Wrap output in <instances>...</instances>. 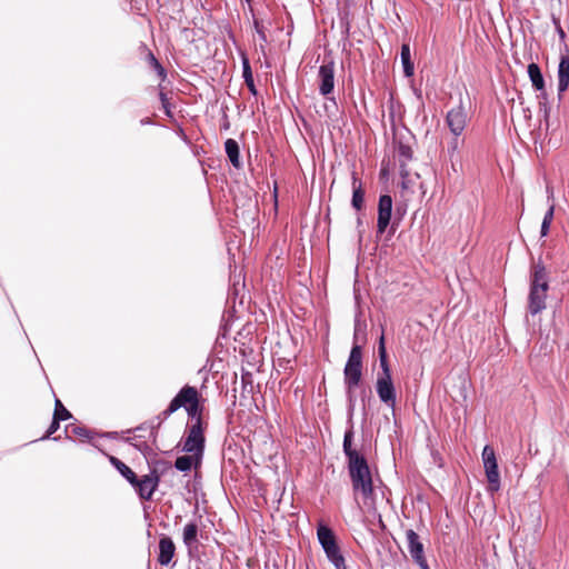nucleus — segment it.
<instances>
[{
	"mask_svg": "<svg viewBox=\"0 0 569 569\" xmlns=\"http://www.w3.org/2000/svg\"><path fill=\"white\" fill-rule=\"evenodd\" d=\"M549 289L548 272L539 258L532 263L530 274V291L528 297V311L536 316L546 309L547 292Z\"/></svg>",
	"mask_w": 569,
	"mask_h": 569,
	"instance_id": "nucleus-1",
	"label": "nucleus"
},
{
	"mask_svg": "<svg viewBox=\"0 0 569 569\" xmlns=\"http://www.w3.org/2000/svg\"><path fill=\"white\" fill-rule=\"evenodd\" d=\"M348 471L355 497L361 495L365 503L372 500V476L366 458L363 456L353 457V460L348 461Z\"/></svg>",
	"mask_w": 569,
	"mask_h": 569,
	"instance_id": "nucleus-2",
	"label": "nucleus"
},
{
	"mask_svg": "<svg viewBox=\"0 0 569 569\" xmlns=\"http://www.w3.org/2000/svg\"><path fill=\"white\" fill-rule=\"evenodd\" d=\"M345 386L349 397V401H353V390L359 386L362 377V350L359 345L351 348L348 361L343 370Z\"/></svg>",
	"mask_w": 569,
	"mask_h": 569,
	"instance_id": "nucleus-3",
	"label": "nucleus"
},
{
	"mask_svg": "<svg viewBox=\"0 0 569 569\" xmlns=\"http://www.w3.org/2000/svg\"><path fill=\"white\" fill-rule=\"evenodd\" d=\"M182 450L187 453H193L197 460L201 459L204 450V436L200 417L188 428Z\"/></svg>",
	"mask_w": 569,
	"mask_h": 569,
	"instance_id": "nucleus-4",
	"label": "nucleus"
},
{
	"mask_svg": "<svg viewBox=\"0 0 569 569\" xmlns=\"http://www.w3.org/2000/svg\"><path fill=\"white\" fill-rule=\"evenodd\" d=\"M482 460L488 480L489 491H498L500 488V475L498 471V465L496 460L495 450L490 446H486L482 450Z\"/></svg>",
	"mask_w": 569,
	"mask_h": 569,
	"instance_id": "nucleus-5",
	"label": "nucleus"
},
{
	"mask_svg": "<svg viewBox=\"0 0 569 569\" xmlns=\"http://www.w3.org/2000/svg\"><path fill=\"white\" fill-rule=\"evenodd\" d=\"M199 393L194 387L186 386L183 387L178 395L171 400L168 408L162 412L164 418H168L170 415L176 412L181 407H187L191 402H194Z\"/></svg>",
	"mask_w": 569,
	"mask_h": 569,
	"instance_id": "nucleus-6",
	"label": "nucleus"
},
{
	"mask_svg": "<svg viewBox=\"0 0 569 569\" xmlns=\"http://www.w3.org/2000/svg\"><path fill=\"white\" fill-rule=\"evenodd\" d=\"M406 538L408 542V550L413 561L421 569H429V566L425 557L423 545L420 541L419 536L412 529H408L406 531Z\"/></svg>",
	"mask_w": 569,
	"mask_h": 569,
	"instance_id": "nucleus-7",
	"label": "nucleus"
},
{
	"mask_svg": "<svg viewBox=\"0 0 569 569\" xmlns=\"http://www.w3.org/2000/svg\"><path fill=\"white\" fill-rule=\"evenodd\" d=\"M467 121V111L462 104L449 110L446 117L447 126L455 137H458L463 132Z\"/></svg>",
	"mask_w": 569,
	"mask_h": 569,
	"instance_id": "nucleus-8",
	"label": "nucleus"
},
{
	"mask_svg": "<svg viewBox=\"0 0 569 569\" xmlns=\"http://www.w3.org/2000/svg\"><path fill=\"white\" fill-rule=\"evenodd\" d=\"M376 391L381 402L390 408H395L397 396L392 377H377Z\"/></svg>",
	"mask_w": 569,
	"mask_h": 569,
	"instance_id": "nucleus-9",
	"label": "nucleus"
},
{
	"mask_svg": "<svg viewBox=\"0 0 569 569\" xmlns=\"http://www.w3.org/2000/svg\"><path fill=\"white\" fill-rule=\"evenodd\" d=\"M318 78L320 93L328 97L335 89V63L332 60L319 68Z\"/></svg>",
	"mask_w": 569,
	"mask_h": 569,
	"instance_id": "nucleus-10",
	"label": "nucleus"
},
{
	"mask_svg": "<svg viewBox=\"0 0 569 569\" xmlns=\"http://www.w3.org/2000/svg\"><path fill=\"white\" fill-rule=\"evenodd\" d=\"M392 212V198L389 194H382L379 198L378 203V220H377V231L378 233H383L391 220Z\"/></svg>",
	"mask_w": 569,
	"mask_h": 569,
	"instance_id": "nucleus-11",
	"label": "nucleus"
},
{
	"mask_svg": "<svg viewBox=\"0 0 569 569\" xmlns=\"http://www.w3.org/2000/svg\"><path fill=\"white\" fill-rule=\"evenodd\" d=\"M159 483V476L157 472L143 476L141 479L137 478L136 483H131L138 491L140 498L144 500L151 499L156 488Z\"/></svg>",
	"mask_w": 569,
	"mask_h": 569,
	"instance_id": "nucleus-12",
	"label": "nucleus"
},
{
	"mask_svg": "<svg viewBox=\"0 0 569 569\" xmlns=\"http://www.w3.org/2000/svg\"><path fill=\"white\" fill-rule=\"evenodd\" d=\"M569 87V48L565 44L561 50L560 62L558 67V91L565 92Z\"/></svg>",
	"mask_w": 569,
	"mask_h": 569,
	"instance_id": "nucleus-13",
	"label": "nucleus"
},
{
	"mask_svg": "<svg viewBox=\"0 0 569 569\" xmlns=\"http://www.w3.org/2000/svg\"><path fill=\"white\" fill-rule=\"evenodd\" d=\"M174 550H176V547H174V543L171 538H169V537L161 538L159 541L158 561L163 566L168 565L174 555Z\"/></svg>",
	"mask_w": 569,
	"mask_h": 569,
	"instance_id": "nucleus-14",
	"label": "nucleus"
},
{
	"mask_svg": "<svg viewBox=\"0 0 569 569\" xmlns=\"http://www.w3.org/2000/svg\"><path fill=\"white\" fill-rule=\"evenodd\" d=\"M365 201V191L356 174H352V200L351 204L356 210H361Z\"/></svg>",
	"mask_w": 569,
	"mask_h": 569,
	"instance_id": "nucleus-15",
	"label": "nucleus"
},
{
	"mask_svg": "<svg viewBox=\"0 0 569 569\" xmlns=\"http://www.w3.org/2000/svg\"><path fill=\"white\" fill-rule=\"evenodd\" d=\"M317 536L323 549H330V547L337 545L333 531L323 525H320L318 527Z\"/></svg>",
	"mask_w": 569,
	"mask_h": 569,
	"instance_id": "nucleus-16",
	"label": "nucleus"
},
{
	"mask_svg": "<svg viewBox=\"0 0 569 569\" xmlns=\"http://www.w3.org/2000/svg\"><path fill=\"white\" fill-rule=\"evenodd\" d=\"M378 352H379V361H380V368H381V372L378 373V377H385V378L391 377V370H390L389 362H388V356H387L383 336L380 337Z\"/></svg>",
	"mask_w": 569,
	"mask_h": 569,
	"instance_id": "nucleus-17",
	"label": "nucleus"
},
{
	"mask_svg": "<svg viewBox=\"0 0 569 569\" xmlns=\"http://www.w3.org/2000/svg\"><path fill=\"white\" fill-rule=\"evenodd\" d=\"M224 149H226V153L230 160V162L232 163V166L237 169H239L241 167V162H240V154H239V144L236 140L233 139H228L226 142H224Z\"/></svg>",
	"mask_w": 569,
	"mask_h": 569,
	"instance_id": "nucleus-18",
	"label": "nucleus"
},
{
	"mask_svg": "<svg viewBox=\"0 0 569 569\" xmlns=\"http://www.w3.org/2000/svg\"><path fill=\"white\" fill-rule=\"evenodd\" d=\"M198 526L189 522L183 528V542L191 550L197 545Z\"/></svg>",
	"mask_w": 569,
	"mask_h": 569,
	"instance_id": "nucleus-19",
	"label": "nucleus"
},
{
	"mask_svg": "<svg viewBox=\"0 0 569 569\" xmlns=\"http://www.w3.org/2000/svg\"><path fill=\"white\" fill-rule=\"evenodd\" d=\"M528 74H529V78L532 82V86L541 91L543 90L545 88V80H543V77H542V73L540 71V68L538 67V64L536 63H530L528 66Z\"/></svg>",
	"mask_w": 569,
	"mask_h": 569,
	"instance_id": "nucleus-20",
	"label": "nucleus"
},
{
	"mask_svg": "<svg viewBox=\"0 0 569 569\" xmlns=\"http://www.w3.org/2000/svg\"><path fill=\"white\" fill-rule=\"evenodd\" d=\"M401 62H402V66H403V72L407 77H411L413 74V70H415V67H413V63L411 62V59H410V47L408 43H403L401 46Z\"/></svg>",
	"mask_w": 569,
	"mask_h": 569,
	"instance_id": "nucleus-21",
	"label": "nucleus"
},
{
	"mask_svg": "<svg viewBox=\"0 0 569 569\" xmlns=\"http://www.w3.org/2000/svg\"><path fill=\"white\" fill-rule=\"evenodd\" d=\"M110 461L130 483H136L137 475L126 463L114 457H111Z\"/></svg>",
	"mask_w": 569,
	"mask_h": 569,
	"instance_id": "nucleus-22",
	"label": "nucleus"
},
{
	"mask_svg": "<svg viewBox=\"0 0 569 569\" xmlns=\"http://www.w3.org/2000/svg\"><path fill=\"white\" fill-rule=\"evenodd\" d=\"M352 439H353V432H352V430H348L343 437V452L347 456L348 461L353 460V457L362 456L356 449H353L351 447Z\"/></svg>",
	"mask_w": 569,
	"mask_h": 569,
	"instance_id": "nucleus-23",
	"label": "nucleus"
},
{
	"mask_svg": "<svg viewBox=\"0 0 569 569\" xmlns=\"http://www.w3.org/2000/svg\"><path fill=\"white\" fill-rule=\"evenodd\" d=\"M242 64H243L242 76H243L244 82H246L248 89L250 90V92L253 93V94H257V90H256V86H254V82H253L251 67H250L249 61H248L247 58H243Z\"/></svg>",
	"mask_w": 569,
	"mask_h": 569,
	"instance_id": "nucleus-24",
	"label": "nucleus"
},
{
	"mask_svg": "<svg viewBox=\"0 0 569 569\" xmlns=\"http://www.w3.org/2000/svg\"><path fill=\"white\" fill-rule=\"evenodd\" d=\"M323 550H325L328 559L333 563V566L336 568L339 566L341 567L342 565H346L345 558L340 553V549H339L338 545L330 547V549H323Z\"/></svg>",
	"mask_w": 569,
	"mask_h": 569,
	"instance_id": "nucleus-25",
	"label": "nucleus"
},
{
	"mask_svg": "<svg viewBox=\"0 0 569 569\" xmlns=\"http://www.w3.org/2000/svg\"><path fill=\"white\" fill-rule=\"evenodd\" d=\"M194 461L199 462L193 453H190L189 456H181L176 459L174 467L180 471H189Z\"/></svg>",
	"mask_w": 569,
	"mask_h": 569,
	"instance_id": "nucleus-26",
	"label": "nucleus"
},
{
	"mask_svg": "<svg viewBox=\"0 0 569 569\" xmlns=\"http://www.w3.org/2000/svg\"><path fill=\"white\" fill-rule=\"evenodd\" d=\"M400 167L403 169L408 161L412 158V150L409 146L400 143L397 149Z\"/></svg>",
	"mask_w": 569,
	"mask_h": 569,
	"instance_id": "nucleus-27",
	"label": "nucleus"
},
{
	"mask_svg": "<svg viewBox=\"0 0 569 569\" xmlns=\"http://www.w3.org/2000/svg\"><path fill=\"white\" fill-rule=\"evenodd\" d=\"M53 416H56V420H68L71 418V413L63 407L59 399H56Z\"/></svg>",
	"mask_w": 569,
	"mask_h": 569,
	"instance_id": "nucleus-28",
	"label": "nucleus"
},
{
	"mask_svg": "<svg viewBox=\"0 0 569 569\" xmlns=\"http://www.w3.org/2000/svg\"><path fill=\"white\" fill-rule=\"evenodd\" d=\"M186 410L188 412V416L191 419H194V421H197L198 417L201 418V408H200V405H199V397L197 398V400L194 402H191L190 405H188L186 407Z\"/></svg>",
	"mask_w": 569,
	"mask_h": 569,
	"instance_id": "nucleus-29",
	"label": "nucleus"
},
{
	"mask_svg": "<svg viewBox=\"0 0 569 569\" xmlns=\"http://www.w3.org/2000/svg\"><path fill=\"white\" fill-rule=\"evenodd\" d=\"M458 149H459V141H458V139L456 137L455 139H452V141L450 142L449 148H448V151H449V154H450V159L452 161V169L453 170H456L455 163H453V156L458 151Z\"/></svg>",
	"mask_w": 569,
	"mask_h": 569,
	"instance_id": "nucleus-30",
	"label": "nucleus"
},
{
	"mask_svg": "<svg viewBox=\"0 0 569 569\" xmlns=\"http://www.w3.org/2000/svg\"><path fill=\"white\" fill-rule=\"evenodd\" d=\"M149 60H150V63L153 66V68L158 71L159 76L164 77V69L158 62V60L154 58V56L152 53H149Z\"/></svg>",
	"mask_w": 569,
	"mask_h": 569,
	"instance_id": "nucleus-31",
	"label": "nucleus"
},
{
	"mask_svg": "<svg viewBox=\"0 0 569 569\" xmlns=\"http://www.w3.org/2000/svg\"><path fill=\"white\" fill-rule=\"evenodd\" d=\"M61 420H56V416H53L52 422L47 431V435L42 437V439L49 438L52 433H54L59 429V423Z\"/></svg>",
	"mask_w": 569,
	"mask_h": 569,
	"instance_id": "nucleus-32",
	"label": "nucleus"
},
{
	"mask_svg": "<svg viewBox=\"0 0 569 569\" xmlns=\"http://www.w3.org/2000/svg\"><path fill=\"white\" fill-rule=\"evenodd\" d=\"M253 24H254V29H256L257 33L259 34V37L261 38V40L267 41V37H266V33H264L261 22L259 20L254 19Z\"/></svg>",
	"mask_w": 569,
	"mask_h": 569,
	"instance_id": "nucleus-33",
	"label": "nucleus"
},
{
	"mask_svg": "<svg viewBox=\"0 0 569 569\" xmlns=\"http://www.w3.org/2000/svg\"><path fill=\"white\" fill-rule=\"evenodd\" d=\"M553 213H555V204H553V203H551V204L549 206V209H548V210H547V212L545 213L543 220H547V221H551V222H552Z\"/></svg>",
	"mask_w": 569,
	"mask_h": 569,
	"instance_id": "nucleus-34",
	"label": "nucleus"
},
{
	"mask_svg": "<svg viewBox=\"0 0 569 569\" xmlns=\"http://www.w3.org/2000/svg\"><path fill=\"white\" fill-rule=\"evenodd\" d=\"M550 224H551V221L542 220L541 231H540L541 237H546L548 234Z\"/></svg>",
	"mask_w": 569,
	"mask_h": 569,
	"instance_id": "nucleus-35",
	"label": "nucleus"
},
{
	"mask_svg": "<svg viewBox=\"0 0 569 569\" xmlns=\"http://www.w3.org/2000/svg\"><path fill=\"white\" fill-rule=\"evenodd\" d=\"M160 100L162 102V107L164 108L166 110V113L167 114H170V111H169V103H168V99H167V94L164 92H160Z\"/></svg>",
	"mask_w": 569,
	"mask_h": 569,
	"instance_id": "nucleus-36",
	"label": "nucleus"
},
{
	"mask_svg": "<svg viewBox=\"0 0 569 569\" xmlns=\"http://www.w3.org/2000/svg\"><path fill=\"white\" fill-rule=\"evenodd\" d=\"M555 23H556V29L559 34V38L563 42V46H565L566 44V42H565L566 33L558 21H555Z\"/></svg>",
	"mask_w": 569,
	"mask_h": 569,
	"instance_id": "nucleus-37",
	"label": "nucleus"
},
{
	"mask_svg": "<svg viewBox=\"0 0 569 569\" xmlns=\"http://www.w3.org/2000/svg\"><path fill=\"white\" fill-rule=\"evenodd\" d=\"M522 116H523V119L529 122L531 120V110L529 107H522Z\"/></svg>",
	"mask_w": 569,
	"mask_h": 569,
	"instance_id": "nucleus-38",
	"label": "nucleus"
},
{
	"mask_svg": "<svg viewBox=\"0 0 569 569\" xmlns=\"http://www.w3.org/2000/svg\"><path fill=\"white\" fill-rule=\"evenodd\" d=\"M73 430H74V432H76V433H78L79 436H87V433H88L86 429H83V428H79V427L74 428Z\"/></svg>",
	"mask_w": 569,
	"mask_h": 569,
	"instance_id": "nucleus-39",
	"label": "nucleus"
},
{
	"mask_svg": "<svg viewBox=\"0 0 569 569\" xmlns=\"http://www.w3.org/2000/svg\"><path fill=\"white\" fill-rule=\"evenodd\" d=\"M336 569H347L346 565H342L341 567H337Z\"/></svg>",
	"mask_w": 569,
	"mask_h": 569,
	"instance_id": "nucleus-40",
	"label": "nucleus"
},
{
	"mask_svg": "<svg viewBox=\"0 0 569 569\" xmlns=\"http://www.w3.org/2000/svg\"><path fill=\"white\" fill-rule=\"evenodd\" d=\"M548 192H549V194H550V196H552V194H553V191H551V190H549V189H548Z\"/></svg>",
	"mask_w": 569,
	"mask_h": 569,
	"instance_id": "nucleus-41",
	"label": "nucleus"
},
{
	"mask_svg": "<svg viewBox=\"0 0 569 569\" xmlns=\"http://www.w3.org/2000/svg\"><path fill=\"white\" fill-rule=\"evenodd\" d=\"M247 2H250L251 0H246Z\"/></svg>",
	"mask_w": 569,
	"mask_h": 569,
	"instance_id": "nucleus-42",
	"label": "nucleus"
}]
</instances>
